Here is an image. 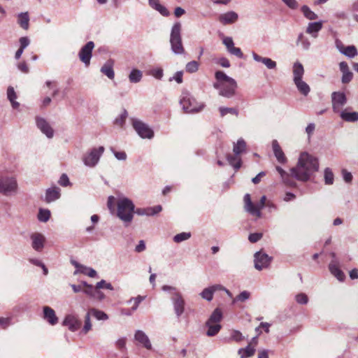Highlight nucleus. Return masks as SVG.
<instances>
[{"label":"nucleus","instance_id":"23","mask_svg":"<svg viewBox=\"0 0 358 358\" xmlns=\"http://www.w3.org/2000/svg\"><path fill=\"white\" fill-rule=\"evenodd\" d=\"M329 269L331 273L339 281H343L345 280V275L344 273L340 269L338 260H331L329 265Z\"/></svg>","mask_w":358,"mask_h":358},{"label":"nucleus","instance_id":"11","mask_svg":"<svg viewBox=\"0 0 358 358\" xmlns=\"http://www.w3.org/2000/svg\"><path fill=\"white\" fill-rule=\"evenodd\" d=\"M131 125L142 138L151 139L154 137L153 130L145 122L137 118H131Z\"/></svg>","mask_w":358,"mask_h":358},{"label":"nucleus","instance_id":"56","mask_svg":"<svg viewBox=\"0 0 358 358\" xmlns=\"http://www.w3.org/2000/svg\"><path fill=\"white\" fill-rule=\"evenodd\" d=\"M230 339L236 342H241L244 339L243 334L238 330H233L231 332Z\"/></svg>","mask_w":358,"mask_h":358},{"label":"nucleus","instance_id":"60","mask_svg":"<svg viewBox=\"0 0 358 358\" xmlns=\"http://www.w3.org/2000/svg\"><path fill=\"white\" fill-rule=\"evenodd\" d=\"M295 299L299 304H306L308 302V296L304 293H300L296 295Z\"/></svg>","mask_w":358,"mask_h":358},{"label":"nucleus","instance_id":"4","mask_svg":"<svg viewBox=\"0 0 358 358\" xmlns=\"http://www.w3.org/2000/svg\"><path fill=\"white\" fill-rule=\"evenodd\" d=\"M169 42L171 51L175 55H182L185 53V48L182 40V24L180 22H175L172 26Z\"/></svg>","mask_w":358,"mask_h":358},{"label":"nucleus","instance_id":"19","mask_svg":"<svg viewBox=\"0 0 358 358\" xmlns=\"http://www.w3.org/2000/svg\"><path fill=\"white\" fill-rule=\"evenodd\" d=\"M252 57L256 62L263 64L268 70H274L277 67L276 62L269 57H262L255 52H252Z\"/></svg>","mask_w":358,"mask_h":358},{"label":"nucleus","instance_id":"47","mask_svg":"<svg viewBox=\"0 0 358 358\" xmlns=\"http://www.w3.org/2000/svg\"><path fill=\"white\" fill-rule=\"evenodd\" d=\"M127 115V111L125 109H124L122 113L115 119L114 124L120 127H122L125 123Z\"/></svg>","mask_w":358,"mask_h":358},{"label":"nucleus","instance_id":"62","mask_svg":"<svg viewBox=\"0 0 358 358\" xmlns=\"http://www.w3.org/2000/svg\"><path fill=\"white\" fill-rule=\"evenodd\" d=\"M342 83H348L351 81L353 77L352 73L349 70L348 71L342 73Z\"/></svg>","mask_w":358,"mask_h":358},{"label":"nucleus","instance_id":"44","mask_svg":"<svg viewBox=\"0 0 358 358\" xmlns=\"http://www.w3.org/2000/svg\"><path fill=\"white\" fill-rule=\"evenodd\" d=\"M341 53L349 58H353L358 55L357 50L354 45L345 47L343 50H341Z\"/></svg>","mask_w":358,"mask_h":358},{"label":"nucleus","instance_id":"34","mask_svg":"<svg viewBox=\"0 0 358 358\" xmlns=\"http://www.w3.org/2000/svg\"><path fill=\"white\" fill-rule=\"evenodd\" d=\"M113 66V62L108 61L101 68V72L106 75L109 79H113L115 77Z\"/></svg>","mask_w":358,"mask_h":358},{"label":"nucleus","instance_id":"17","mask_svg":"<svg viewBox=\"0 0 358 358\" xmlns=\"http://www.w3.org/2000/svg\"><path fill=\"white\" fill-rule=\"evenodd\" d=\"M222 43L225 45L227 52L239 59H243L244 55L241 48L234 46L233 38L230 36H223Z\"/></svg>","mask_w":358,"mask_h":358},{"label":"nucleus","instance_id":"38","mask_svg":"<svg viewBox=\"0 0 358 358\" xmlns=\"http://www.w3.org/2000/svg\"><path fill=\"white\" fill-rule=\"evenodd\" d=\"M206 326L208 327V331H206V335L208 336H214L217 335L222 328L221 324L217 323H210L209 324H206Z\"/></svg>","mask_w":358,"mask_h":358},{"label":"nucleus","instance_id":"2","mask_svg":"<svg viewBox=\"0 0 358 358\" xmlns=\"http://www.w3.org/2000/svg\"><path fill=\"white\" fill-rule=\"evenodd\" d=\"M215 77L216 82L213 83V87L218 90L219 95L227 99L235 96L238 85L234 78L222 71H216Z\"/></svg>","mask_w":358,"mask_h":358},{"label":"nucleus","instance_id":"27","mask_svg":"<svg viewBox=\"0 0 358 358\" xmlns=\"http://www.w3.org/2000/svg\"><path fill=\"white\" fill-rule=\"evenodd\" d=\"M272 148L278 162L281 164L285 163L287 162V158L277 140H273L272 141Z\"/></svg>","mask_w":358,"mask_h":358},{"label":"nucleus","instance_id":"29","mask_svg":"<svg viewBox=\"0 0 358 358\" xmlns=\"http://www.w3.org/2000/svg\"><path fill=\"white\" fill-rule=\"evenodd\" d=\"M149 5L155 10H157L162 15L167 17L170 15L168 9L159 2V0H148Z\"/></svg>","mask_w":358,"mask_h":358},{"label":"nucleus","instance_id":"21","mask_svg":"<svg viewBox=\"0 0 358 358\" xmlns=\"http://www.w3.org/2000/svg\"><path fill=\"white\" fill-rule=\"evenodd\" d=\"M134 339L145 349H152L151 342L144 331L141 330H136L134 334Z\"/></svg>","mask_w":358,"mask_h":358},{"label":"nucleus","instance_id":"43","mask_svg":"<svg viewBox=\"0 0 358 358\" xmlns=\"http://www.w3.org/2000/svg\"><path fill=\"white\" fill-rule=\"evenodd\" d=\"M91 316L92 315L90 314V310H88L85 316V323L82 329V332L84 334H87L92 329V324L91 322Z\"/></svg>","mask_w":358,"mask_h":358},{"label":"nucleus","instance_id":"55","mask_svg":"<svg viewBox=\"0 0 358 358\" xmlns=\"http://www.w3.org/2000/svg\"><path fill=\"white\" fill-rule=\"evenodd\" d=\"M83 292L91 297H95V294H101V292L99 290H98V289H96V287H94L92 285H90L87 287H86L83 290Z\"/></svg>","mask_w":358,"mask_h":358},{"label":"nucleus","instance_id":"37","mask_svg":"<svg viewBox=\"0 0 358 358\" xmlns=\"http://www.w3.org/2000/svg\"><path fill=\"white\" fill-rule=\"evenodd\" d=\"M255 349L249 344L245 348H240L238 351L241 358H248L254 355Z\"/></svg>","mask_w":358,"mask_h":358},{"label":"nucleus","instance_id":"14","mask_svg":"<svg viewBox=\"0 0 358 358\" xmlns=\"http://www.w3.org/2000/svg\"><path fill=\"white\" fill-rule=\"evenodd\" d=\"M254 257L255 268L258 271H261L263 268H267L271 261V257L262 252H257L255 254Z\"/></svg>","mask_w":358,"mask_h":358},{"label":"nucleus","instance_id":"3","mask_svg":"<svg viewBox=\"0 0 358 358\" xmlns=\"http://www.w3.org/2000/svg\"><path fill=\"white\" fill-rule=\"evenodd\" d=\"M117 217L122 220L124 225L128 226L134 218L135 213V206L133 201L127 198H120L117 203Z\"/></svg>","mask_w":358,"mask_h":358},{"label":"nucleus","instance_id":"35","mask_svg":"<svg viewBox=\"0 0 358 358\" xmlns=\"http://www.w3.org/2000/svg\"><path fill=\"white\" fill-rule=\"evenodd\" d=\"M340 116L346 122H354L358 121V112H348L345 110L341 112Z\"/></svg>","mask_w":358,"mask_h":358},{"label":"nucleus","instance_id":"57","mask_svg":"<svg viewBox=\"0 0 358 358\" xmlns=\"http://www.w3.org/2000/svg\"><path fill=\"white\" fill-rule=\"evenodd\" d=\"M150 75L156 79L160 80L163 77V69L162 68L152 69L150 71Z\"/></svg>","mask_w":358,"mask_h":358},{"label":"nucleus","instance_id":"26","mask_svg":"<svg viewBox=\"0 0 358 358\" xmlns=\"http://www.w3.org/2000/svg\"><path fill=\"white\" fill-rule=\"evenodd\" d=\"M162 210V207L160 205L155 206L154 207H148V208H137L135 210V213L138 215H147V216H152L158 213L161 212Z\"/></svg>","mask_w":358,"mask_h":358},{"label":"nucleus","instance_id":"18","mask_svg":"<svg viewBox=\"0 0 358 358\" xmlns=\"http://www.w3.org/2000/svg\"><path fill=\"white\" fill-rule=\"evenodd\" d=\"M31 247L36 252H41L45 246V238L41 233H33L30 235Z\"/></svg>","mask_w":358,"mask_h":358},{"label":"nucleus","instance_id":"51","mask_svg":"<svg viewBox=\"0 0 358 358\" xmlns=\"http://www.w3.org/2000/svg\"><path fill=\"white\" fill-rule=\"evenodd\" d=\"M334 176L329 168L324 169V181L327 185H332L334 183Z\"/></svg>","mask_w":358,"mask_h":358},{"label":"nucleus","instance_id":"16","mask_svg":"<svg viewBox=\"0 0 358 358\" xmlns=\"http://www.w3.org/2000/svg\"><path fill=\"white\" fill-rule=\"evenodd\" d=\"M222 43L225 45L227 52L239 59H243L244 55L241 48L234 46L233 38L230 36H223Z\"/></svg>","mask_w":358,"mask_h":358},{"label":"nucleus","instance_id":"9","mask_svg":"<svg viewBox=\"0 0 358 358\" xmlns=\"http://www.w3.org/2000/svg\"><path fill=\"white\" fill-rule=\"evenodd\" d=\"M246 149V143L243 138H239L236 143L234 144L233 151L234 156L229 155L227 160L231 166L236 170H238L241 166V159L238 155L243 153Z\"/></svg>","mask_w":358,"mask_h":358},{"label":"nucleus","instance_id":"7","mask_svg":"<svg viewBox=\"0 0 358 358\" xmlns=\"http://www.w3.org/2000/svg\"><path fill=\"white\" fill-rule=\"evenodd\" d=\"M18 191V184L15 176L1 173L0 175V194L10 196L15 195Z\"/></svg>","mask_w":358,"mask_h":358},{"label":"nucleus","instance_id":"39","mask_svg":"<svg viewBox=\"0 0 358 358\" xmlns=\"http://www.w3.org/2000/svg\"><path fill=\"white\" fill-rule=\"evenodd\" d=\"M143 77V73L138 69H133L129 75V80L132 83H139Z\"/></svg>","mask_w":358,"mask_h":358},{"label":"nucleus","instance_id":"54","mask_svg":"<svg viewBox=\"0 0 358 358\" xmlns=\"http://www.w3.org/2000/svg\"><path fill=\"white\" fill-rule=\"evenodd\" d=\"M199 69V64L196 61H192L186 64L185 70L187 72L192 73L197 71Z\"/></svg>","mask_w":358,"mask_h":358},{"label":"nucleus","instance_id":"15","mask_svg":"<svg viewBox=\"0 0 358 358\" xmlns=\"http://www.w3.org/2000/svg\"><path fill=\"white\" fill-rule=\"evenodd\" d=\"M36 124L38 129L48 138L54 136V130L49 122L43 117H36Z\"/></svg>","mask_w":358,"mask_h":358},{"label":"nucleus","instance_id":"13","mask_svg":"<svg viewBox=\"0 0 358 358\" xmlns=\"http://www.w3.org/2000/svg\"><path fill=\"white\" fill-rule=\"evenodd\" d=\"M331 102L334 111L338 113L347 103L346 96L343 92H334L331 94Z\"/></svg>","mask_w":358,"mask_h":358},{"label":"nucleus","instance_id":"32","mask_svg":"<svg viewBox=\"0 0 358 358\" xmlns=\"http://www.w3.org/2000/svg\"><path fill=\"white\" fill-rule=\"evenodd\" d=\"M17 23L24 30L29 27V16L27 12L20 13L17 15Z\"/></svg>","mask_w":358,"mask_h":358},{"label":"nucleus","instance_id":"61","mask_svg":"<svg viewBox=\"0 0 358 358\" xmlns=\"http://www.w3.org/2000/svg\"><path fill=\"white\" fill-rule=\"evenodd\" d=\"M341 173L343 179L346 183H350L352 182L353 176L350 172L343 169L341 171Z\"/></svg>","mask_w":358,"mask_h":358},{"label":"nucleus","instance_id":"53","mask_svg":"<svg viewBox=\"0 0 358 358\" xmlns=\"http://www.w3.org/2000/svg\"><path fill=\"white\" fill-rule=\"evenodd\" d=\"M12 317H0V328L6 329L12 324Z\"/></svg>","mask_w":358,"mask_h":358},{"label":"nucleus","instance_id":"42","mask_svg":"<svg viewBox=\"0 0 358 358\" xmlns=\"http://www.w3.org/2000/svg\"><path fill=\"white\" fill-rule=\"evenodd\" d=\"M90 314L98 320H107L108 316L103 311L92 308L89 309Z\"/></svg>","mask_w":358,"mask_h":358},{"label":"nucleus","instance_id":"64","mask_svg":"<svg viewBox=\"0 0 358 358\" xmlns=\"http://www.w3.org/2000/svg\"><path fill=\"white\" fill-rule=\"evenodd\" d=\"M19 42H20V48H21L22 50H24L29 45L30 40L28 37L23 36V37L20 38Z\"/></svg>","mask_w":358,"mask_h":358},{"label":"nucleus","instance_id":"22","mask_svg":"<svg viewBox=\"0 0 358 358\" xmlns=\"http://www.w3.org/2000/svg\"><path fill=\"white\" fill-rule=\"evenodd\" d=\"M61 189L59 187L54 186L46 189L45 201L47 203L53 202L60 198Z\"/></svg>","mask_w":358,"mask_h":358},{"label":"nucleus","instance_id":"10","mask_svg":"<svg viewBox=\"0 0 358 358\" xmlns=\"http://www.w3.org/2000/svg\"><path fill=\"white\" fill-rule=\"evenodd\" d=\"M104 150L103 146H99L87 151L83 157L84 164L90 168L94 167L99 163Z\"/></svg>","mask_w":358,"mask_h":358},{"label":"nucleus","instance_id":"45","mask_svg":"<svg viewBox=\"0 0 358 358\" xmlns=\"http://www.w3.org/2000/svg\"><path fill=\"white\" fill-rule=\"evenodd\" d=\"M301 11L304 16L310 20H316L318 17L317 15L312 11L307 6H303L301 7Z\"/></svg>","mask_w":358,"mask_h":358},{"label":"nucleus","instance_id":"12","mask_svg":"<svg viewBox=\"0 0 358 358\" xmlns=\"http://www.w3.org/2000/svg\"><path fill=\"white\" fill-rule=\"evenodd\" d=\"M94 48V42L89 41L80 49L78 53L79 59L86 66H88L90 64V59L92 56V50Z\"/></svg>","mask_w":358,"mask_h":358},{"label":"nucleus","instance_id":"49","mask_svg":"<svg viewBox=\"0 0 358 358\" xmlns=\"http://www.w3.org/2000/svg\"><path fill=\"white\" fill-rule=\"evenodd\" d=\"M79 273L87 275L90 278H95L97 275L96 271L94 268L87 267L84 265L83 267H81V269H80Z\"/></svg>","mask_w":358,"mask_h":358},{"label":"nucleus","instance_id":"46","mask_svg":"<svg viewBox=\"0 0 358 358\" xmlns=\"http://www.w3.org/2000/svg\"><path fill=\"white\" fill-rule=\"evenodd\" d=\"M250 297V293L248 291H243L238 295H237L232 300V304H234L236 302H245Z\"/></svg>","mask_w":358,"mask_h":358},{"label":"nucleus","instance_id":"59","mask_svg":"<svg viewBox=\"0 0 358 358\" xmlns=\"http://www.w3.org/2000/svg\"><path fill=\"white\" fill-rule=\"evenodd\" d=\"M96 288L98 289V290L102 288H105L109 290L113 289V285L109 282H106L104 280H101V281L98 282L96 285Z\"/></svg>","mask_w":358,"mask_h":358},{"label":"nucleus","instance_id":"30","mask_svg":"<svg viewBox=\"0 0 358 358\" xmlns=\"http://www.w3.org/2000/svg\"><path fill=\"white\" fill-rule=\"evenodd\" d=\"M276 171L280 175L282 180L285 184L291 187L295 185V182L293 181L292 178L293 177L292 176L291 173L289 174L287 173L280 166H276Z\"/></svg>","mask_w":358,"mask_h":358},{"label":"nucleus","instance_id":"31","mask_svg":"<svg viewBox=\"0 0 358 358\" xmlns=\"http://www.w3.org/2000/svg\"><path fill=\"white\" fill-rule=\"evenodd\" d=\"M293 81L302 79L304 74L303 66L299 62H296L293 64Z\"/></svg>","mask_w":358,"mask_h":358},{"label":"nucleus","instance_id":"20","mask_svg":"<svg viewBox=\"0 0 358 358\" xmlns=\"http://www.w3.org/2000/svg\"><path fill=\"white\" fill-rule=\"evenodd\" d=\"M63 324L68 327L71 331H76L81 327L80 321L73 315H68L64 320Z\"/></svg>","mask_w":358,"mask_h":358},{"label":"nucleus","instance_id":"58","mask_svg":"<svg viewBox=\"0 0 358 358\" xmlns=\"http://www.w3.org/2000/svg\"><path fill=\"white\" fill-rule=\"evenodd\" d=\"M144 299H145L144 296H138L135 298H131L129 300V302H131V301H134V306L131 307V309L132 312L137 310L139 304L144 300Z\"/></svg>","mask_w":358,"mask_h":358},{"label":"nucleus","instance_id":"36","mask_svg":"<svg viewBox=\"0 0 358 358\" xmlns=\"http://www.w3.org/2000/svg\"><path fill=\"white\" fill-rule=\"evenodd\" d=\"M222 319V313L220 308H215L210 315L209 319L206 321V324L210 323L220 324Z\"/></svg>","mask_w":358,"mask_h":358},{"label":"nucleus","instance_id":"8","mask_svg":"<svg viewBox=\"0 0 358 358\" xmlns=\"http://www.w3.org/2000/svg\"><path fill=\"white\" fill-rule=\"evenodd\" d=\"M244 201V209L246 212L250 213L251 215L255 216L257 218L262 217L261 210L266 206V197L262 196L257 203H252L250 195L246 194L243 198Z\"/></svg>","mask_w":358,"mask_h":358},{"label":"nucleus","instance_id":"1","mask_svg":"<svg viewBox=\"0 0 358 358\" xmlns=\"http://www.w3.org/2000/svg\"><path fill=\"white\" fill-rule=\"evenodd\" d=\"M319 169V162L317 157L308 152L301 153L297 164L290 169L292 177L298 180L308 181L310 176Z\"/></svg>","mask_w":358,"mask_h":358},{"label":"nucleus","instance_id":"40","mask_svg":"<svg viewBox=\"0 0 358 358\" xmlns=\"http://www.w3.org/2000/svg\"><path fill=\"white\" fill-rule=\"evenodd\" d=\"M301 45L304 50H308L310 48V42L308 38L305 37L302 33L299 34L296 40V45Z\"/></svg>","mask_w":358,"mask_h":358},{"label":"nucleus","instance_id":"48","mask_svg":"<svg viewBox=\"0 0 358 358\" xmlns=\"http://www.w3.org/2000/svg\"><path fill=\"white\" fill-rule=\"evenodd\" d=\"M191 237L190 232H182L176 234L173 236V241L175 243H179L182 241L188 240Z\"/></svg>","mask_w":358,"mask_h":358},{"label":"nucleus","instance_id":"50","mask_svg":"<svg viewBox=\"0 0 358 358\" xmlns=\"http://www.w3.org/2000/svg\"><path fill=\"white\" fill-rule=\"evenodd\" d=\"M50 217V212L48 209H40L38 214V219L43 222H46Z\"/></svg>","mask_w":358,"mask_h":358},{"label":"nucleus","instance_id":"24","mask_svg":"<svg viewBox=\"0 0 358 358\" xmlns=\"http://www.w3.org/2000/svg\"><path fill=\"white\" fill-rule=\"evenodd\" d=\"M43 319L51 325H55L58 322V317H57L55 310L49 307L44 306L43 308Z\"/></svg>","mask_w":358,"mask_h":358},{"label":"nucleus","instance_id":"52","mask_svg":"<svg viewBox=\"0 0 358 358\" xmlns=\"http://www.w3.org/2000/svg\"><path fill=\"white\" fill-rule=\"evenodd\" d=\"M213 291L212 290V288L210 287L205 288L201 293L200 294L201 296L208 301H210L213 298Z\"/></svg>","mask_w":358,"mask_h":358},{"label":"nucleus","instance_id":"5","mask_svg":"<svg viewBox=\"0 0 358 358\" xmlns=\"http://www.w3.org/2000/svg\"><path fill=\"white\" fill-rule=\"evenodd\" d=\"M162 290L169 292L171 294V301L173 304L174 313L177 318H180L185 312V301L182 297V294L177 289L176 287L164 285Z\"/></svg>","mask_w":358,"mask_h":358},{"label":"nucleus","instance_id":"6","mask_svg":"<svg viewBox=\"0 0 358 358\" xmlns=\"http://www.w3.org/2000/svg\"><path fill=\"white\" fill-rule=\"evenodd\" d=\"M180 104L182 110L187 113H199L204 108V104L198 102L187 91L182 92Z\"/></svg>","mask_w":358,"mask_h":358},{"label":"nucleus","instance_id":"25","mask_svg":"<svg viewBox=\"0 0 358 358\" xmlns=\"http://www.w3.org/2000/svg\"><path fill=\"white\" fill-rule=\"evenodd\" d=\"M238 18V14L234 11H229L225 13L221 14L219 16V21L223 25L233 24Z\"/></svg>","mask_w":358,"mask_h":358},{"label":"nucleus","instance_id":"33","mask_svg":"<svg viewBox=\"0 0 358 358\" xmlns=\"http://www.w3.org/2000/svg\"><path fill=\"white\" fill-rule=\"evenodd\" d=\"M294 83L301 94L303 96H307L309 94L310 88L309 85L302 79L294 80Z\"/></svg>","mask_w":358,"mask_h":358},{"label":"nucleus","instance_id":"28","mask_svg":"<svg viewBox=\"0 0 358 358\" xmlns=\"http://www.w3.org/2000/svg\"><path fill=\"white\" fill-rule=\"evenodd\" d=\"M323 22L322 21L310 22L306 28V33L311 35L313 38L318 36V32L322 29Z\"/></svg>","mask_w":358,"mask_h":358},{"label":"nucleus","instance_id":"41","mask_svg":"<svg viewBox=\"0 0 358 358\" xmlns=\"http://www.w3.org/2000/svg\"><path fill=\"white\" fill-rule=\"evenodd\" d=\"M219 111L220 114V117H223L227 114H231L236 117L238 116V110L236 108H229V107H224V106H220L219 108Z\"/></svg>","mask_w":358,"mask_h":358},{"label":"nucleus","instance_id":"63","mask_svg":"<svg viewBox=\"0 0 358 358\" xmlns=\"http://www.w3.org/2000/svg\"><path fill=\"white\" fill-rule=\"evenodd\" d=\"M263 236L262 233H252L250 234L248 236V240L250 242L254 243L259 241Z\"/></svg>","mask_w":358,"mask_h":358}]
</instances>
